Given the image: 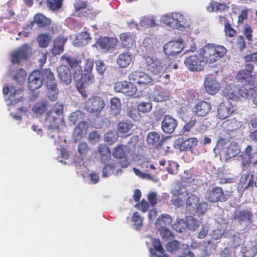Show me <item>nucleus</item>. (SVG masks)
Segmentation results:
<instances>
[{"instance_id": "obj_1", "label": "nucleus", "mask_w": 257, "mask_h": 257, "mask_svg": "<svg viewBox=\"0 0 257 257\" xmlns=\"http://www.w3.org/2000/svg\"><path fill=\"white\" fill-rule=\"evenodd\" d=\"M227 50L223 46L207 44L200 50L199 55H192L186 58L184 64L191 71H200L203 70V62L211 64L223 57L226 53Z\"/></svg>"}, {"instance_id": "obj_2", "label": "nucleus", "mask_w": 257, "mask_h": 257, "mask_svg": "<svg viewBox=\"0 0 257 257\" xmlns=\"http://www.w3.org/2000/svg\"><path fill=\"white\" fill-rule=\"evenodd\" d=\"M64 107V104L57 102L53 105V109L46 113L45 120L48 125V134L52 138L54 136L51 133L58 131L60 124L64 122L63 118L59 117L63 113Z\"/></svg>"}, {"instance_id": "obj_3", "label": "nucleus", "mask_w": 257, "mask_h": 257, "mask_svg": "<svg viewBox=\"0 0 257 257\" xmlns=\"http://www.w3.org/2000/svg\"><path fill=\"white\" fill-rule=\"evenodd\" d=\"M205 198L209 202L212 203L224 202L229 199L230 195L227 191H224L221 187L212 186L207 189Z\"/></svg>"}, {"instance_id": "obj_4", "label": "nucleus", "mask_w": 257, "mask_h": 257, "mask_svg": "<svg viewBox=\"0 0 257 257\" xmlns=\"http://www.w3.org/2000/svg\"><path fill=\"white\" fill-rule=\"evenodd\" d=\"M104 99L99 96L95 95L88 98L85 102L84 108L91 113H100L105 107Z\"/></svg>"}, {"instance_id": "obj_5", "label": "nucleus", "mask_w": 257, "mask_h": 257, "mask_svg": "<svg viewBox=\"0 0 257 257\" xmlns=\"http://www.w3.org/2000/svg\"><path fill=\"white\" fill-rule=\"evenodd\" d=\"M128 79L130 81L143 87L153 85V79L152 77L142 71H133L129 74Z\"/></svg>"}, {"instance_id": "obj_6", "label": "nucleus", "mask_w": 257, "mask_h": 257, "mask_svg": "<svg viewBox=\"0 0 257 257\" xmlns=\"http://www.w3.org/2000/svg\"><path fill=\"white\" fill-rule=\"evenodd\" d=\"M162 21L166 25L177 29L184 27L186 22L184 16L179 13H172L171 15H164Z\"/></svg>"}, {"instance_id": "obj_7", "label": "nucleus", "mask_w": 257, "mask_h": 257, "mask_svg": "<svg viewBox=\"0 0 257 257\" xmlns=\"http://www.w3.org/2000/svg\"><path fill=\"white\" fill-rule=\"evenodd\" d=\"M145 67L154 75H160L164 71V68L161 61L148 55H144Z\"/></svg>"}, {"instance_id": "obj_8", "label": "nucleus", "mask_w": 257, "mask_h": 257, "mask_svg": "<svg viewBox=\"0 0 257 257\" xmlns=\"http://www.w3.org/2000/svg\"><path fill=\"white\" fill-rule=\"evenodd\" d=\"M117 43V39L100 37L96 41L95 46L104 53H107L112 52L115 49Z\"/></svg>"}, {"instance_id": "obj_9", "label": "nucleus", "mask_w": 257, "mask_h": 257, "mask_svg": "<svg viewBox=\"0 0 257 257\" xmlns=\"http://www.w3.org/2000/svg\"><path fill=\"white\" fill-rule=\"evenodd\" d=\"M73 78L76 82L75 86L77 90L81 94L82 97L86 98L88 96L87 92L86 90V86L87 85L84 81V73H82L81 67L74 69Z\"/></svg>"}, {"instance_id": "obj_10", "label": "nucleus", "mask_w": 257, "mask_h": 257, "mask_svg": "<svg viewBox=\"0 0 257 257\" xmlns=\"http://www.w3.org/2000/svg\"><path fill=\"white\" fill-rule=\"evenodd\" d=\"M114 89L115 92L122 93L127 96H133L137 91L136 86L126 81L116 82L114 85Z\"/></svg>"}, {"instance_id": "obj_11", "label": "nucleus", "mask_w": 257, "mask_h": 257, "mask_svg": "<svg viewBox=\"0 0 257 257\" xmlns=\"http://www.w3.org/2000/svg\"><path fill=\"white\" fill-rule=\"evenodd\" d=\"M41 71L42 83L51 91H56L57 83L53 73L50 69H45Z\"/></svg>"}, {"instance_id": "obj_12", "label": "nucleus", "mask_w": 257, "mask_h": 257, "mask_svg": "<svg viewBox=\"0 0 257 257\" xmlns=\"http://www.w3.org/2000/svg\"><path fill=\"white\" fill-rule=\"evenodd\" d=\"M29 48L27 45L19 48L12 53L11 58L13 64H19L29 57Z\"/></svg>"}, {"instance_id": "obj_13", "label": "nucleus", "mask_w": 257, "mask_h": 257, "mask_svg": "<svg viewBox=\"0 0 257 257\" xmlns=\"http://www.w3.org/2000/svg\"><path fill=\"white\" fill-rule=\"evenodd\" d=\"M204 85L206 92L210 95L217 93L221 88L220 83L217 81L216 77L212 76L205 78Z\"/></svg>"}, {"instance_id": "obj_14", "label": "nucleus", "mask_w": 257, "mask_h": 257, "mask_svg": "<svg viewBox=\"0 0 257 257\" xmlns=\"http://www.w3.org/2000/svg\"><path fill=\"white\" fill-rule=\"evenodd\" d=\"M198 141L196 138H190L186 140L183 138L177 139L176 145L181 151H191L196 147L198 144Z\"/></svg>"}, {"instance_id": "obj_15", "label": "nucleus", "mask_w": 257, "mask_h": 257, "mask_svg": "<svg viewBox=\"0 0 257 257\" xmlns=\"http://www.w3.org/2000/svg\"><path fill=\"white\" fill-rule=\"evenodd\" d=\"M178 126V121L171 115H166L162 121L161 128L163 131L168 134L173 133Z\"/></svg>"}, {"instance_id": "obj_16", "label": "nucleus", "mask_w": 257, "mask_h": 257, "mask_svg": "<svg viewBox=\"0 0 257 257\" xmlns=\"http://www.w3.org/2000/svg\"><path fill=\"white\" fill-rule=\"evenodd\" d=\"M184 48L182 43L178 41H170L164 46V52L168 55H175L180 53Z\"/></svg>"}, {"instance_id": "obj_17", "label": "nucleus", "mask_w": 257, "mask_h": 257, "mask_svg": "<svg viewBox=\"0 0 257 257\" xmlns=\"http://www.w3.org/2000/svg\"><path fill=\"white\" fill-rule=\"evenodd\" d=\"M42 74L40 70L33 71L28 78V87L31 91L40 88L42 85Z\"/></svg>"}, {"instance_id": "obj_18", "label": "nucleus", "mask_w": 257, "mask_h": 257, "mask_svg": "<svg viewBox=\"0 0 257 257\" xmlns=\"http://www.w3.org/2000/svg\"><path fill=\"white\" fill-rule=\"evenodd\" d=\"M94 61L91 58L87 59L84 65V81L87 85L91 84L95 81L92 72L93 69Z\"/></svg>"}, {"instance_id": "obj_19", "label": "nucleus", "mask_w": 257, "mask_h": 257, "mask_svg": "<svg viewBox=\"0 0 257 257\" xmlns=\"http://www.w3.org/2000/svg\"><path fill=\"white\" fill-rule=\"evenodd\" d=\"M234 106L230 102L223 101L218 106V117L220 119H224L229 117L234 111Z\"/></svg>"}, {"instance_id": "obj_20", "label": "nucleus", "mask_w": 257, "mask_h": 257, "mask_svg": "<svg viewBox=\"0 0 257 257\" xmlns=\"http://www.w3.org/2000/svg\"><path fill=\"white\" fill-rule=\"evenodd\" d=\"M210 102L201 100L197 102L194 107V112L198 116H206L211 110Z\"/></svg>"}, {"instance_id": "obj_21", "label": "nucleus", "mask_w": 257, "mask_h": 257, "mask_svg": "<svg viewBox=\"0 0 257 257\" xmlns=\"http://www.w3.org/2000/svg\"><path fill=\"white\" fill-rule=\"evenodd\" d=\"M119 38L122 47L132 49L136 45L135 36L130 32L121 33Z\"/></svg>"}, {"instance_id": "obj_22", "label": "nucleus", "mask_w": 257, "mask_h": 257, "mask_svg": "<svg viewBox=\"0 0 257 257\" xmlns=\"http://www.w3.org/2000/svg\"><path fill=\"white\" fill-rule=\"evenodd\" d=\"M58 76L60 80L66 85L72 81L71 73L69 68L65 65H61L57 68Z\"/></svg>"}, {"instance_id": "obj_23", "label": "nucleus", "mask_w": 257, "mask_h": 257, "mask_svg": "<svg viewBox=\"0 0 257 257\" xmlns=\"http://www.w3.org/2000/svg\"><path fill=\"white\" fill-rule=\"evenodd\" d=\"M240 152V148L237 143L231 142L229 145L224 148L223 153L225 159L227 160L235 157Z\"/></svg>"}, {"instance_id": "obj_24", "label": "nucleus", "mask_w": 257, "mask_h": 257, "mask_svg": "<svg viewBox=\"0 0 257 257\" xmlns=\"http://www.w3.org/2000/svg\"><path fill=\"white\" fill-rule=\"evenodd\" d=\"M241 253L242 257H254L257 254V243L249 241L242 247Z\"/></svg>"}, {"instance_id": "obj_25", "label": "nucleus", "mask_w": 257, "mask_h": 257, "mask_svg": "<svg viewBox=\"0 0 257 257\" xmlns=\"http://www.w3.org/2000/svg\"><path fill=\"white\" fill-rule=\"evenodd\" d=\"M67 38L63 36H58L54 40V45L51 53L54 55H60L64 51V46Z\"/></svg>"}, {"instance_id": "obj_26", "label": "nucleus", "mask_w": 257, "mask_h": 257, "mask_svg": "<svg viewBox=\"0 0 257 257\" xmlns=\"http://www.w3.org/2000/svg\"><path fill=\"white\" fill-rule=\"evenodd\" d=\"M97 151L99 154L100 162L105 164L111 159V151L107 145L100 144L97 147Z\"/></svg>"}, {"instance_id": "obj_27", "label": "nucleus", "mask_w": 257, "mask_h": 257, "mask_svg": "<svg viewBox=\"0 0 257 257\" xmlns=\"http://www.w3.org/2000/svg\"><path fill=\"white\" fill-rule=\"evenodd\" d=\"M88 128L87 123L85 121H80L76 125L73 132V136L75 141L81 139L86 133Z\"/></svg>"}, {"instance_id": "obj_28", "label": "nucleus", "mask_w": 257, "mask_h": 257, "mask_svg": "<svg viewBox=\"0 0 257 257\" xmlns=\"http://www.w3.org/2000/svg\"><path fill=\"white\" fill-rule=\"evenodd\" d=\"M235 79L238 82H244L246 84L253 85V75L244 70H241L237 72L235 75Z\"/></svg>"}, {"instance_id": "obj_29", "label": "nucleus", "mask_w": 257, "mask_h": 257, "mask_svg": "<svg viewBox=\"0 0 257 257\" xmlns=\"http://www.w3.org/2000/svg\"><path fill=\"white\" fill-rule=\"evenodd\" d=\"M91 39L90 34L86 32H81L76 36L74 40V45L77 47H82L87 45Z\"/></svg>"}, {"instance_id": "obj_30", "label": "nucleus", "mask_w": 257, "mask_h": 257, "mask_svg": "<svg viewBox=\"0 0 257 257\" xmlns=\"http://www.w3.org/2000/svg\"><path fill=\"white\" fill-rule=\"evenodd\" d=\"M237 85L229 84L226 85L222 91L223 95L228 99L237 100Z\"/></svg>"}, {"instance_id": "obj_31", "label": "nucleus", "mask_w": 257, "mask_h": 257, "mask_svg": "<svg viewBox=\"0 0 257 257\" xmlns=\"http://www.w3.org/2000/svg\"><path fill=\"white\" fill-rule=\"evenodd\" d=\"M133 57L131 54L126 52L119 54L117 58V63L121 68L128 67L132 61Z\"/></svg>"}, {"instance_id": "obj_32", "label": "nucleus", "mask_w": 257, "mask_h": 257, "mask_svg": "<svg viewBox=\"0 0 257 257\" xmlns=\"http://www.w3.org/2000/svg\"><path fill=\"white\" fill-rule=\"evenodd\" d=\"M130 151L126 145H119L114 148L112 155L117 159H126Z\"/></svg>"}, {"instance_id": "obj_33", "label": "nucleus", "mask_w": 257, "mask_h": 257, "mask_svg": "<svg viewBox=\"0 0 257 257\" xmlns=\"http://www.w3.org/2000/svg\"><path fill=\"white\" fill-rule=\"evenodd\" d=\"M237 100L242 97L247 99L249 96L251 97L252 92L255 91L254 88L249 87L247 89L243 85H237Z\"/></svg>"}, {"instance_id": "obj_34", "label": "nucleus", "mask_w": 257, "mask_h": 257, "mask_svg": "<svg viewBox=\"0 0 257 257\" xmlns=\"http://www.w3.org/2000/svg\"><path fill=\"white\" fill-rule=\"evenodd\" d=\"M133 126L132 121L128 119L122 120L119 121L116 125L117 132L122 134L128 133Z\"/></svg>"}, {"instance_id": "obj_35", "label": "nucleus", "mask_w": 257, "mask_h": 257, "mask_svg": "<svg viewBox=\"0 0 257 257\" xmlns=\"http://www.w3.org/2000/svg\"><path fill=\"white\" fill-rule=\"evenodd\" d=\"M252 217L251 209L239 211L236 214V218L239 222H251Z\"/></svg>"}, {"instance_id": "obj_36", "label": "nucleus", "mask_w": 257, "mask_h": 257, "mask_svg": "<svg viewBox=\"0 0 257 257\" xmlns=\"http://www.w3.org/2000/svg\"><path fill=\"white\" fill-rule=\"evenodd\" d=\"M61 60L65 61L72 69H76L81 67V60L74 57L67 56L63 55L61 58Z\"/></svg>"}, {"instance_id": "obj_37", "label": "nucleus", "mask_w": 257, "mask_h": 257, "mask_svg": "<svg viewBox=\"0 0 257 257\" xmlns=\"http://www.w3.org/2000/svg\"><path fill=\"white\" fill-rule=\"evenodd\" d=\"M147 142L149 145L158 146L161 143L160 135L155 132H150L148 135Z\"/></svg>"}, {"instance_id": "obj_38", "label": "nucleus", "mask_w": 257, "mask_h": 257, "mask_svg": "<svg viewBox=\"0 0 257 257\" xmlns=\"http://www.w3.org/2000/svg\"><path fill=\"white\" fill-rule=\"evenodd\" d=\"M34 22L39 27L44 28L50 24L51 21L43 14H37L34 16Z\"/></svg>"}, {"instance_id": "obj_39", "label": "nucleus", "mask_w": 257, "mask_h": 257, "mask_svg": "<svg viewBox=\"0 0 257 257\" xmlns=\"http://www.w3.org/2000/svg\"><path fill=\"white\" fill-rule=\"evenodd\" d=\"M73 6L76 12L82 11L86 9L88 12H91L93 10L92 7L89 6L87 1L76 0L73 4Z\"/></svg>"}, {"instance_id": "obj_40", "label": "nucleus", "mask_w": 257, "mask_h": 257, "mask_svg": "<svg viewBox=\"0 0 257 257\" xmlns=\"http://www.w3.org/2000/svg\"><path fill=\"white\" fill-rule=\"evenodd\" d=\"M121 109L120 100L117 97H113L110 100L111 114L116 116L119 114Z\"/></svg>"}, {"instance_id": "obj_41", "label": "nucleus", "mask_w": 257, "mask_h": 257, "mask_svg": "<svg viewBox=\"0 0 257 257\" xmlns=\"http://www.w3.org/2000/svg\"><path fill=\"white\" fill-rule=\"evenodd\" d=\"M52 37L48 33H42L38 37V42L41 48H46L51 42Z\"/></svg>"}, {"instance_id": "obj_42", "label": "nucleus", "mask_w": 257, "mask_h": 257, "mask_svg": "<svg viewBox=\"0 0 257 257\" xmlns=\"http://www.w3.org/2000/svg\"><path fill=\"white\" fill-rule=\"evenodd\" d=\"M173 228L177 232L182 233L187 228L186 221L183 219L177 218L176 221L172 225Z\"/></svg>"}, {"instance_id": "obj_43", "label": "nucleus", "mask_w": 257, "mask_h": 257, "mask_svg": "<svg viewBox=\"0 0 257 257\" xmlns=\"http://www.w3.org/2000/svg\"><path fill=\"white\" fill-rule=\"evenodd\" d=\"M172 222L171 216L169 214H163L157 219V224H159L160 227H166L170 225Z\"/></svg>"}, {"instance_id": "obj_44", "label": "nucleus", "mask_w": 257, "mask_h": 257, "mask_svg": "<svg viewBox=\"0 0 257 257\" xmlns=\"http://www.w3.org/2000/svg\"><path fill=\"white\" fill-rule=\"evenodd\" d=\"M152 244L155 251H158L163 254L162 255L156 254L155 257H169L167 254L164 253L165 250L163 248L159 239H153L152 241Z\"/></svg>"}, {"instance_id": "obj_45", "label": "nucleus", "mask_w": 257, "mask_h": 257, "mask_svg": "<svg viewBox=\"0 0 257 257\" xmlns=\"http://www.w3.org/2000/svg\"><path fill=\"white\" fill-rule=\"evenodd\" d=\"M84 117V113L79 110L75 111L71 113L69 116V121L72 124H75L77 122H79Z\"/></svg>"}, {"instance_id": "obj_46", "label": "nucleus", "mask_w": 257, "mask_h": 257, "mask_svg": "<svg viewBox=\"0 0 257 257\" xmlns=\"http://www.w3.org/2000/svg\"><path fill=\"white\" fill-rule=\"evenodd\" d=\"M141 26L144 28H152L156 26L157 23L155 19L152 17H145L140 22Z\"/></svg>"}, {"instance_id": "obj_47", "label": "nucleus", "mask_w": 257, "mask_h": 257, "mask_svg": "<svg viewBox=\"0 0 257 257\" xmlns=\"http://www.w3.org/2000/svg\"><path fill=\"white\" fill-rule=\"evenodd\" d=\"M64 0H47V6L52 11H58L62 7Z\"/></svg>"}, {"instance_id": "obj_48", "label": "nucleus", "mask_w": 257, "mask_h": 257, "mask_svg": "<svg viewBox=\"0 0 257 257\" xmlns=\"http://www.w3.org/2000/svg\"><path fill=\"white\" fill-rule=\"evenodd\" d=\"M48 107L46 101H42L37 102L33 107V111L37 114L43 113Z\"/></svg>"}, {"instance_id": "obj_49", "label": "nucleus", "mask_w": 257, "mask_h": 257, "mask_svg": "<svg viewBox=\"0 0 257 257\" xmlns=\"http://www.w3.org/2000/svg\"><path fill=\"white\" fill-rule=\"evenodd\" d=\"M186 221L187 224V228L190 230H196L199 227L198 220L191 216H187Z\"/></svg>"}, {"instance_id": "obj_50", "label": "nucleus", "mask_w": 257, "mask_h": 257, "mask_svg": "<svg viewBox=\"0 0 257 257\" xmlns=\"http://www.w3.org/2000/svg\"><path fill=\"white\" fill-rule=\"evenodd\" d=\"M118 137V136L115 131H110L104 135V140L109 145H112L117 141Z\"/></svg>"}, {"instance_id": "obj_51", "label": "nucleus", "mask_w": 257, "mask_h": 257, "mask_svg": "<svg viewBox=\"0 0 257 257\" xmlns=\"http://www.w3.org/2000/svg\"><path fill=\"white\" fill-rule=\"evenodd\" d=\"M166 248L167 250L171 253H175L180 248V243L177 240H173L169 241Z\"/></svg>"}, {"instance_id": "obj_52", "label": "nucleus", "mask_w": 257, "mask_h": 257, "mask_svg": "<svg viewBox=\"0 0 257 257\" xmlns=\"http://www.w3.org/2000/svg\"><path fill=\"white\" fill-rule=\"evenodd\" d=\"M132 221L134 223L135 228L136 230L141 228L143 225V218L141 216L138 212L134 213L132 216Z\"/></svg>"}, {"instance_id": "obj_53", "label": "nucleus", "mask_w": 257, "mask_h": 257, "mask_svg": "<svg viewBox=\"0 0 257 257\" xmlns=\"http://www.w3.org/2000/svg\"><path fill=\"white\" fill-rule=\"evenodd\" d=\"M199 198L195 194H191L186 200L187 207H191L192 209H194L199 203Z\"/></svg>"}, {"instance_id": "obj_54", "label": "nucleus", "mask_w": 257, "mask_h": 257, "mask_svg": "<svg viewBox=\"0 0 257 257\" xmlns=\"http://www.w3.org/2000/svg\"><path fill=\"white\" fill-rule=\"evenodd\" d=\"M160 234L165 240H168L174 237L173 233L166 227L162 226L159 229Z\"/></svg>"}, {"instance_id": "obj_55", "label": "nucleus", "mask_w": 257, "mask_h": 257, "mask_svg": "<svg viewBox=\"0 0 257 257\" xmlns=\"http://www.w3.org/2000/svg\"><path fill=\"white\" fill-rule=\"evenodd\" d=\"M152 108V104L150 102H141L137 107L138 111L142 113L150 112Z\"/></svg>"}, {"instance_id": "obj_56", "label": "nucleus", "mask_w": 257, "mask_h": 257, "mask_svg": "<svg viewBox=\"0 0 257 257\" xmlns=\"http://www.w3.org/2000/svg\"><path fill=\"white\" fill-rule=\"evenodd\" d=\"M168 96L165 95L163 91L156 90L153 94V98L155 101L162 102L167 99Z\"/></svg>"}, {"instance_id": "obj_57", "label": "nucleus", "mask_w": 257, "mask_h": 257, "mask_svg": "<svg viewBox=\"0 0 257 257\" xmlns=\"http://www.w3.org/2000/svg\"><path fill=\"white\" fill-rule=\"evenodd\" d=\"M115 165L113 163L105 164L102 170L103 177H107L110 174V172L113 171Z\"/></svg>"}, {"instance_id": "obj_58", "label": "nucleus", "mask_w": 257, "mask_h": 257, "mask_svg": "<svg viewBox=\"0 0 257 257\" xmlns=\"http://www.w3.org/2000/svg\"><path fill=\"white\" fill-rule=\"evenodd\" d=\"M224 31L226 35L229 37H233L236 34V31L232 28L229 23H226L224 26Z\"/></svg>"}, {"instance_id": "obj_59", "label": "nucleus", "mask_w": 257, "mask_h": 257, "mask_svg": "<svg viewBox=\"0 0 257 257\" xmlns=\"http://www.w3.org/2000/svg\"><path fill=\"white\" fill-rule=\"evenodd\" d=\"M89 150V148L85 142L80 143L78 147V152L81 155H85Z\"/></svg>"}, {"instance_id": "obj_60", "label": "nucleus", "mask_w": 257, "mask_h": 257, "mask_svg": "<svg viewBox=\"0 0 257 257\" xmlns=\"http://www.w3.org/2000/svg\"><path fill=\"white\" fill-rule=\"evenodd\" d=\"M135 207L143 212H146L149 209V205L148 202L143 199L140 203H137Z\"/></svg>"}, {"instance_id": "obj_61", "label": "nucleus", "mask_w": 257, "mask_h": 257, "mask_svg": "<svg viewBox=\"0 0 257 257\" xmlns=\"http://www.w3.org/2000/svg\"><path fill=\"white\" fill-rule=\"evenodd\" d=\"M96 69L98 73L100 75H103L105 70V66L104 62L101 60H98L95 61Z\"/></svg>"}, {"instance_id": "obj_62", "label": "nucleus", "mask_w": 257, "mask_h": 257, "mask_svg": "<svg viewBox=\"0 0 257 257\" xmlns=\"http://www.w3.org/2000/svg\"><path fill=\"white\" fill-rule=\"evenodd\" d=\"M196 123V120L195 117H192L190 120L186 122L183 127L184 132H189L191 128L195 125Z\"/></svg>"}, {"instance_id": "obj_63", "label": "nucleus", "mask_w": 257, "mask_h": 257, "mask_svg": "<svg viewBox=\"0 0 257 257\" xmlns=\"http://www.w3.org/2000/svg\"><path fill=\"white\" fill-rule=\"evenodd\" d=\"M242 165L243 167H247L251 163V156L247 154H242L240 155Z\"/></svg>"}, {"instance_id": "obj_64", "label": "nucleus", "mask_w": 257, "mask_h": 257, "mask_svg": "<svg viewBox=\"0 0 257 257\" xmlns=\"http://www.w3.org/2000/svg\"><path fill=\"white\" fill-rule=\"evenodd\" d=\"M184 250V251L176 257H195L194 253L189 250V245H186Z\"/></svg>"}]
</instances>
